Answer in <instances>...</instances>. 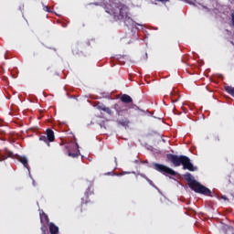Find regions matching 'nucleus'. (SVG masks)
Instances as JSON below:
<instances>
[{"mask_svg":"<svg viewBox=\"0 0 234 234\" xmlns=\"http://www.w3.org/2000/svg\"><path fill=\"white\" fill-rule=\"evenodd\" d=\"M104 10L110 16H113L114 21H123L126 27L133 25V18L129 16V6L124 4L104 0Z\"/></svg>","mask_w":234,"mask_h":234,"instance_id":"nucleus-1","label":"nucleus"},{"mask_svg":"<svg viewBox=\"0 0 234 234\" xmlns=\"http://www.w3.org/2000/svg\"><path fill=\"white\" fill-rule=\"evenodd\" d=\"M166 158L173 164V165H175V167H180V165H183V169L192 172L197 171V166L193 165L191 159L186 155L167 154Z\"/></svg>","mask_w":234,"mask_h":234,"instance_id":"nucleus-2","label":"nucleus"},{"mask_svg":"<svg viewBox=\"0 0 234 234\" xmlns=\"http://www.w3.org/2000/svg\"><path fill=\"white\" fill-rule=\"evenodd\" d=\"M184 178L188 182V186L192 191H195V193H198L199 195H204L205 197H211V190L195 180L190 173H186L184 176Z\"/></svg>","mask_w":234,"mask_h":234,"instance_id":"nucleus-3","label":"nucleus"},{"mask_svg":"<svg viewBox=\"0 0 234 234\" xmlns=\"http://www.w3.org/2000/svg\"><path fill=\"white\" fill-rule=\"evenodd\" d=\"M153 166L155 171H158V173H161L162 175H171V176H176V172L165 165L154 163Z\"/></svg>","mask_w":234,"mask_h":234,"instance_id":"nucleus-4","label":"nucleus"},{"mask_svg":"<svg viewBox=\"0 0 234 234\" xmlns=\"http://www.w3.org/2000/svg\"><path fill=\"white\" fill-rule=\"evenodd\" d=\"M40 142H45L48 147H50V142H54L56 140V136L54 135V131L51 129L47 130V135H40L39 136Z\"/></svg>","mask_w":234,"mask_h":234,"instance_id":"nucleus-5","label":"nucleus"},{"mask_svg":"<svg viewBox=\"0 0 234 234\" xmlns=\"http://www.w3.org/2000/svg\"><path fill=\"white\" fill-rule=\"evenodd\" d=\"M13 155L14 154L10 151L3 152L0 150V162L6 160V158H12Z\"/></svg>","mask_w":234,"mask_h":234,"instance_id":"nucleus-6","label":"nucleus"},{"mask_svg":"<svg viewBox=\"0 0 234 234\" xmlns=\"http://www.w3.org/2000/svg\"><path fill=\"white\" fill-rule=\"evenodd\" d=\"M90 189H92L91 187H88L86 193H85V197L81 198V207H83V206H87V204H89L90 202V200H89V192L90 191Z\"/></svg>","mask_w":234,"mask_h":234,"instance_id":"nucleus-7","label":"nucleus"},{"mask_svg":"<svg viewBox=\"0 0 234 234\" xmlns=\"http://www.w3.org/2000/svg\"><path fill=\"white\" fill-rule=\"evenodd\" d=\"M49 232L50 234H58L59 233V228L56 226L53 222L48 224Z\"/></svg>","mask_w":234,"mask_h":234,"instance_id":"nucleus-8","label":"nucleus"},{"mask_svg":"<svg viewBox=\"0 0 234 234\" xmlns=\"http://www.w3.org/2000/svg\"><path fill=\"white\" fill-rule=\"evenodd\" d=\"M18 161L24 165V167H26V169L30 171V166H28V159L27 158V156L18 157Z\"/></svg>","mask_w":234,"mask_h":234,"instance_id":"nucleus-9","label":"nucleus"},{"mask_svg":"<svg viewBox=\"0 0 234 234\" xmlns=\"http://www.w3.org/2000/svg\"><path fill=\"white\" fill-rule=\"evenodd\" d=\"M121 101H122V103H133V98L127 94H123L121 97Z\"/></svg>","mask_w":234,"mask_h":234,"instance_id":"nucleus-10","label":"nucleus"},{"mask_svg":"<svg viewBox=\"0 0 234 234\" xmlns=\"http://www.w3.org/2000/svg\"><path fill=\"white\" fill-rule=\"evenodd\" d=\"M223 231L225 234H234V228L231 226L224 225Z\"/></svg>","mask_w":234,"mask_h":234,"instance_id":"nucleus-11","label":"nucleus"},{"mask_svg":"<svg viewBox=\"0 0 234 234\" xmlns=\"http://www.w3.org/2000/svg\"><path fill=\"white\" fill-rule=\"evenodd\" d=\"M98 109H99V111H103V112L110 114V116H112V111L111 110V108H109L107 106H98Z\"/></svg>","mask_w":234,"mask_h":234,"instance_id":"nucleus-12","label":"nucleus"},{"mask_svg":"<svg viewBox=\"0 0 234 234\" xmlns=\"http://www.w3.org/2000/svg\"><path fill=\"white\" fill-rule=\"evenodd\" d=\"M117 123H118V125H122V127H127L129 125L130 122H129V119L124 118L121 121H118Z\"/></svg>","mask_w":234,"mask_h":234,"instance_id":"nucleus-13","label":"nucleus"},{"mask_svg":"<svg viewBox=\"0 0 234 234\" xmlns=\"http://www.w3.org/2000/svg\"><path fill=\"white\" fill-rule=\"evenodd\" d=\"M40 222H46V224L48 223V216L45 213L40 214Z\"/></svg>","mask_w":234,"mask_h":234,"instance_id":"nucleus-14","label":"nucleus"},{"mask_svg":"<svg viewBox=\"0 0 234 234\" xmlns=\"http://www.w3.org/2000/svg\"><path fill=\"white\" fill-rule=\"evenodd\" d=\"M69 156H71V158H78L80 156V154L78 152L72 153L70 150L68 152Z\"/></svg>","mask_w":234,"mask_h":234,"instance_id":"nucleus-15","label":"nucleus"},{"mask_svg":"<svg viewBox=\"0 0 234 234\" xmlns=\"http://www.w3.org/2000/svg\"><path fill=\"white\" fill-rule=\"evenodd\" d=\"M144 178H145V180L148 182V184H150V186H152V187H156V186H154V183H153V181L149 179V177L144 176Z\"/></svg>","mask_w":234,"mask_h":234,"instance_id":"nucleus-16","label":"nucleus"},{"mask_svg":"<svg viewBox=\"0 0 234 234\" xmlns=\"http://www.w3.org/2000/svg\"><path fill=\"white\" fill-rule=\"evenodd\" d=\"M155 1H158L159 3H169V0H155Z\"/></svg>","mask_w":234,"mask_h":234,"instance_id":"nucleus-17","label":"nucleus"},{"mask_svg":"<svg viewBox=\"0 0 234 234\" xmlns=\"http://www.w3.org/2000/svg\"><path fill=\"white\" fill-rule=\"evenodd\" d=\"M115 109H116L118 116H120V110H118V105H115Z\"/></svg>","mask_w":234,"mask_h":234,"instance_id":"nucleus-18","label":"nucleus"},{"mask_svg":"<svg viewBox=\"0 0 234 234\" xmlns=\"http://www.w3.org/2000/svg\"><path fill=\"white\" fill-rule=\"evenodd\" d=\"M45 10L46 12H50V7H48V5L45 6Z\"/></svg>","mask_w":234,"mask_h":234,"instance_id":"nucleus-19","label":"nucleus"},{"mask_svg":"<svg viewBox=\"0 0 234 234\" xmlns=\"http://www.w3.org/2000/svg\"><path fill=\"white\" fill-rule=\"evenodd\" d=\"M172 98V101H178V98L176 100H173V97Z\"/></svg>","mask_w":234,"mask_h":234,"instance_id":"nucleus-20","label":"nucleus"},{"mask_svg":"<svg viewBox=\"0 0 234 234\" xmlns=\"http://www.w3.org/2000/svg\"><path fill=\"white\" fill-rule=\"evenodd\" d=\"M73 147H75V149H78V144H73Z\"/></svg>","mask_w":234,"mask_h":234,"instance_id":"nucleus-21","label":"nucleus"},{"mask_svg":"<svg viewBox=\"0 0 234 234\" xmlns=\"http://www.w3.org/2000/svg\"><path fill=\"white\" fill-rule=\"evenodd\" d=\"M144 164H149V161L146 160V161L144 162Z\"/></svg>","mask_w":234,"mask_h":234,"instance_id":"nucleus-22","label":"nucleus"}]
</instances>
